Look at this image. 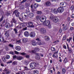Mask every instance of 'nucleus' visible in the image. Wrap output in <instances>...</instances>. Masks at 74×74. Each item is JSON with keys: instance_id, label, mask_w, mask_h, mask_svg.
Returning a JSON list of instances; mask_svg holds the SVG:
<instances>
[{"instance_id": "f257e3e1", "label": "nucleus", "mask_w": 74, "mask_h": 74, "mask_svg": "<svg viewBox=\"0 0 74 74\" xmlns=\"http://www.w3.org/2000/svg\"><path fill=\"white\" fill-rule=\"evenodd\" d=\"M50 19H52L53 21L55 22L56 23L58 22V19L56 18H55V16L52 14H51L50 16Z\"/></svg>"}, {"instance_id": "f03ea898", "label": "nucleus", "mask_w": 74, "mask_h": 74, "mask_svg": "<svg viewBox=\"0 0 74 74\" xmlns=\"http://www.w3.org/2000/svg\"><path fill=\"white\" fill-rule=\"evenodd\" d=\"M43 25H44V26H48L49 29L51 28V25L50 22L49 21H46L45 22H44L43 23Z\"/></svg>"}, {"instance_id": "7ed1b4c3", "label": "nucleus", "mask_w": 74, "mask_h": 74, "mask_svg": "<svg viewBox=\"0 0 74 74\" xmlns=\"http://www.w3.org/2000/svg\"><path fill=\"white\" fill-rule=\"evenodd\" d=\"M38 30L40 31L41 33L44 34L46 33V29L44 28H40V27H39L38 28Z\"/></svg>"}, {"instance_id": "20e7f679", "label": "nucleus", "mask_w": 74, "mask_h": 74, "mask_svg": "<svg viewBox=\"0 0 74 74\" xmlns=\"http://www.w3.org/2000/svg\"><path fill=\"white\" fill-rule=\"evenodd\" d=\"M47 17L44 16H41L40 18V20L42 22H44L45 21Z\"/></svg>"}, {"instance_id": "39448f33", "label": "nucleus", "mask_w": 74, "mask_h": 74, "mask_svg": "<svg viewBox=\"0 0 74 74\" xmlns=\"http://www.w3.org/2000/svg\"><path fill=\"white\" fill-rule=\"evenodd\" d=\"M36 66V63L35 62L31 63L30 64V67L32 69H34Z\"/></svg>"}, {"instance_id": "423d86ee", "label": "nucleus", "mask_w": 74, "mask_h": 74, "mask_svg": "<svg viewBox=\"0 0 74 74\" xmlns=\"http://www.w3.org/2000/svg\"><path fill=\"white\" fill-rule=\"evenodd\" d=\"M57 11L60 13H62L64 11V8L62 7H59L57 9Z\"/></svg>"}, {"instance_id": "0eeeda50", "label": "nucleus", "mask_w": 74, "mask_h": 74, "mask_svg": "<svg viewBox=\"0 0 74 74\" xmlns=\"http://www.w3.org/2000/svg\"><path fill=\"white\" fill-rule=\"evenodd\" d=\"M58 51L57 52H55L54 53V54L53 55V57L54 58L58 59Z\"/></svg>"}, {"instance_id": "6e6552de", "label": "nucleus", "mask_w": 74, "mask_h": 74, "mask_svg": "<svg viewBox=\"0 0 74 74\" xmlns=\"http://www.w3.org/2000/svg\"><path fill=\"white\" fill-rule=\"evenodd\" d=\"M35 36H36V34L35 32H32L29 34V36L31 38H34Z\"/></svg>"}, {"instance_id": "1a4fd4ad", "label": "nucleus", "mask_w": 74, "mask_h": 74, "mask_svg": "<svg viewBox=\"0 0 74 74\" xmlns=\"http://www.w3.org/2000/svg\"><path fill=\"white\" fill-rule=\"evenodd\" d=\"M40 50V49L38 48H36L34 49V50H32V51L30 52L31 53H35L36 52Z\"/></svg>"}, {"instance_id": "9d476101", "label": "nucleus", "mask_w": 74, "mask_h": 74, "mask_svg": "<svg viewBox=\"0 0 74 74\" xmlns=\"http://www.w3.org/2000/svg\"><path fill=\"white\" fill-rule=\"evenodd\" d=\"M13 13H15V15L16 17H19V13L18 12V10H15V11L13 12Z\"/></svg>"}, {"instance_id": "9b49d317", "label": "nucleus", "mask_w": 74, "mask_h": 74, "mask_svg": "<svg viewBox=\"0 0 74 74\" xmlns=\"http://www.w3.org/2000/svg\"><path fill=\"white\" fill-rule=\"evenodd\" d=\"M1 33H0V41L1 42V40H2L3 42H7L6 41H4V38L3 36H1Z\"/></svg>"}, {"instance_id": "f8f14e48", "label": "nucleus", "mask_w": 74, "mask_h": 74, "mask_svg": "<svg viewBox=\"0 0 74 74\" xmlns=\"http://www.w3.org/2000/svg\"><path fill=\"white\" fill-rule=\"evenodd\" d=\"M51 5V2L49 1L45 2L44 4L45 6H49V5Z\"/></svg>"}, {"instance_id": "ddd939ff", "label": "nucleus", "mask_w": 74, "mask_h": 74, "mask_svg": "<svg viewBox=\"0 0 74 74\" xmlns=\"http://www.w3.org/2000/svg\"><path fill=\"white\" fill-rule=\"evenodd\" d=\"M27 41L28 40L27 38H23L22 39V42L23 43H25V42H27Z\"/></svg>"}, {"instance_id": "4468645a", "label": "nucleus", "mask_w": 74, "mask_h": 74, "mask_svg": "<svg viewBox=\"0 0 74 74\" xmlns=\"http://www.w3.org/2000/svg\"><path fill=\"white\" fill-rule=\"evenodd\" d=\"M24 36L26 37H28L29 36V34L27 31L25 32L24 33Z\"/></svg>"}, {"instance_id": "2eb2a0df", "label": "nucleus", "mask_w": 74, "mask_h": 74, "mask_svg": "<svg viewBox=\"0 0 74 74\" xmlns=\"http://www.w3.org/2000/svg\"><path fill=\"white\" fill-rule=\"evenodd\" d=\"M22 26V27H24L25 25L23 24H21V25H19L16 27L17 29H21V26Z\"/></svg>"}, {"instance_id": "dca6fc26", "label": "nucleus", "mask_w": 74, "mask_h": 74, "mask_svg": "<svg viewBox=\"0 0 74 74\" xmlns=\"http://www.w3.org/2000/svg\"><path fill=\"white\" fill-rule=\"evenodd\" d=\"M36 40L38 41V42L37 43V44L38 45H41V40H40V39L37 38L36 39Z\"/></svg>"}, {"instance_id": "f3484780", "label": "nucleus", "mask_w": 74, "mask_h": 74, "mask_svg": "<svg viewBox=\"0 0 74 74\" xmlns=\"http://www.w3.org/2000/svg\"><path fill=\"white\" fill-rule=\"evenodd\" d=\"M11 25H10V24L8 23H6L5 24V27L6 28H7L8 29V28H10V27H11Z\"/></svg>"}, {"instance_id": "a211bd4d", "label": "nucleus", "mask_w": 74, "mask_h": 74, "mask_svg": "<svg viewBox=\"0 0 74 74\" xmlns=\"http://www.w3.org/2000/svg\"><path fill=\"white\" fill-rule=\"evenodd\" d=\"M16 59L17 60H21L23 59V57L21 56H18L16 57Z\"/></svg>"}, {"instance_id": "6ab92c4d", "label": "nucleus", "mask_w": 74, "mask_h": 74, "mask_svg": "<svg viewBox=\"0 0 74 74\" xmlns=\"http://www.w3.org/2000/svg\"><path fill=\"white\" fill-rule=\"evenodd\" d=\"M32 44L34 46H35L36 45H37V43H36V41L33 40L32 41Z\"/></svg>"}, {"instance_id": "aec40b11", "label": "nucleus", "mask_w": 74, "mask_h": 74, "mask_svg": "<svg viewBox=\"0 0 74 74\" xmlns=\"http://www.w3.org/2000/svg\"><path fill=\"white\" fill-rule=\"evenodd\" d=\"M66 3L64 2H61L60 4V6H62V7H64L65 6H63L64 5H66Z\"/></svg>"}, {"instance_id": "412c9836", "label": "nucleus", "mask_w": 74, "mask_h": 74, "mask_svg": "<svg viewBox=\"0 0 74 74\" xmlns=\"http://www.w3.org/2000/svg\"><path fill=\"white\" fill-rule=\"evenodd\" d=\"M16 49L17 51H20V50L21 49V48L19 46H17L16 47Z\"/></svg>"}, {"instance_id": "4be33fe9", "label": "nucleus", "mask_w": 74, "mask_h": 74, "mask_svg": "<svg viewBox=\"0 0 74 74\" xmlns=\"http://www.w3.org/2000/svg\"><path fill=\"white\" fill-rule=\"evenodd\" d=\"M49 10H50L49 9H45L44 10L45 12L47 13V14L48 13V12H49Z\"/></svg>"}, {"instance_id": "5701e85b", "label": "nucleus", "mask_w": 74, "mask_h": 74, "mask_svg": "<svg viewBox=\"0 0 74 74\" xmlns=\"http://www.w3.org/2000/svg\"><path fill=\"white\" fill-rule=\"evenodd\" d=\"M24 64L27 66V65H28L29 63V62L28 60H26L24 62Z\"/></svg>"}, {"instance_id": "b1692460", "label": "nucleus", "mask_w": 74, "mask_h": 74, "mask_svg": "<svg viewBox=\"0 0 74 74\" xmlns=\"http://www.w3.org/2000/svg\"><path fill=\"white\" fill-rule=\"evenodd\" d=\"M45 39L46 41H48L49 40V38L48 36H46L45 37Z\"/></svg>"}, {"instance_id": "393cba45", "label": "nucleus", "mask_w": 74, "mask_h": 74, "mask_svg": "<svg viewBox=\"0 0 74 74\" xmlns=\"http://www.w3.org/2000/svg\"><path fill=\"white\" fill-rule=\"evenodd\" d=\"M2 60L4 62H6V60H5V56H3L2 58Z\"/></svg>"}, {"instance_id": "a878e982", "label": "nucleus", "mask_w": 74, "mask_h": 74, "mask_svg": "<svg viewBox=\"0 0 74 74\" xmlns=\"http://www.w3.org/2000/svg\"><path fill=\"white\" fill-rule=\"evenodd\" d=\"M57 10H58V9L56 8L54 9L53 12L54 14H57V13H58V11H57Z\"/></svg>"}, {"instance_id": "bb28decb", "label": "nucleus", "mask_w": 74, "mask_h": 74, "mask_svg": "<svg viewBox=\"0 0 74 74\" xmlns=\"http://www.w3.org/2000/svg\"><path fill=\"white\" fill-rule=\"evenodd\" d=\"M71 40H72V37H70L69 38V39H67V41L68 42H70Z\"/></svg>"}, {"instance_id": "cd10ccee", "label": "nucleus", "mask_w": 74, "mask_h": 74, "mask_svg": "<svg viewBox=\"0 0 74 74\" xmlns=\"http://www.w3.org/2000/svg\"><path fill=\"white\" fill-rule=\"evenodd\" d=\"M33 73L35 74H38V71L37 70H35L34 71Z\"/></svg>"}, {"instance_id": "c85d7f7f", "label": "nucleus", "mask_w": 74, "mask_h": 74, "mask_svg": "<svg viewBox=\"0 0 74 74\" xmlns=\"http://www.w3.org/2000/svg\"><path fill=\"white\" fill-rule=\"evenodd\" d=\"M66 72V70L65 69L63 68L62 69V74H65V73Z\"/></svg>"}, {"instance_id": "c756f323", "label": "nucleus", "mask_w": 74, "mask_h": 74, "mask_svg": "<svg viewBox=\"0 0 74 74\" xmlns=\"http://www.w3.org/2000/svg\"><path fill=\"white\" fill-rule=\"evenodd\" d=\"M34 14L33 13H30L29 14V16L30 17V18H32V17H33V16Z\"/></svg>"}, {"instance_id": "7c9ffc66", "label": "nucleus", "mask_w": 74, "mask_h": 74, "mask_svg": "<svg viewBox=\"0 0 74 74\" xmlns=\"http://www.w3.org/2000/svg\"><path fill=\"white\" fill-rule=\"evenodd\" d=\"M28 25L29 26H31V27L33 26V23L32 22L29 23H28Z\"/></svg>"}, {"instance_id": "2f4dec72", "label": "nucleus", "mask_w": 74, "mask_h": 74, "mask_svg": "<svg viewBox=\"0 0 74 74\" xmlns=\"http://www.w3.org/2000/svg\"><path fill=\"white\" fill-rule=\"evenodd\" d=\"M34 6L35 8H37V7H38L39 6V5L37 4V3H36L34 4Z\"/></svg>"}, {"instance_id": "473e14b6", "label": "nucleus", "mask_w": 74, "mask_h": 74, "mask_svg": "<svg viewBox=\"0 0 74 74\" xmlns=\"http://www.w3.org/2000/svg\"><path fill=\"white\" fill-rule=\"evenodd\" d=\"M37 13L38 14H42V11H37Z\"/></svg>"}, {"instance_id": "72a5a7b5", "label": "nucleus", "mask_w": 74, "mask_h": 74, "mask_svg": "<svg viewBox=\"0 0 74 74\" xmlns=\"http://www.w3.org/2000/svg\"><path fill=\"white\" fill-rule=\"evenodd\" d=\"M30 6V5L29 3H27L25 5L26 7H29Z\"/></svg>"}, {"instance_id": "f704fd0d", "label": "nucleus", "mask_w": 74, "mask_h": 74, "mask_svg": "<svg viewBox=\"0 0 74 74\" xmlns=\"http://www.w3.org/2000/svg\"><path fill=\"white\" fill-rule=\"evenodd\" d=\"M23 16H21V18H19V19L21 21H23Z\"/></svg>"}, {"instance_id": "c9c22d12", "label": "nucleus", "mask_w": 74, "mask_h": 74, "mask_svg": "<svg viewBox=\"0 0 74 74\" xmlns=\"http://www.w3.org/2000/svg\"><path fill=\"white\" fill-rule=\"evenodd\" d=\"M67 58H65L64 59V63H67Z\"/></svg>"}, {"instance_id": "e433bc0d", "label": "nucleus", "mask_w": 74, "mask_h": 74, "mask_svg": "<svg viewBox=\"0 0 74 74\" xmlns=\"http://www.w3.org/2000/svg\"><path fill=\"white\" fill-rule=\"evenodd\" d=\"M5 35L6 36V37H8L9 36V33L7 32H6L5 34Z\"/></svg>"}, {"instance_id": "4c0bfd02", "label": "nucleus", "mask_w": 74, "mask_h": 74, "mask_svg": "<svg viewBox=\"0 0 74 74\" xmlns=\"http://www.w3.org/2000/svg\"><path fill=\"white\" fill-rule=\"evenodd\" d=\"M51 49L52 51H55V48L54 47H52Z\"/></svg>"}, {"instance_id": "58836bf2", "label": "nucleus", "mask_w": 74, "mask_h": 74, "mask_svg": "<svg viewBox=\"0 0 74 74\" xmlns=\"http://www.w3.org/2000/svg\"><path fill=\"white\" fill-rule=\"evenodd\" d=\"M66 39V36H64L62 38V40H63L64 41Z\"/></svg>"}, {"instance_id": "ea45409f", "label": "nucleus", "mask_w": 74, "mask_h": 74, "mask_svg": "<svg viewBox=\"0 0 74 74\" xmlns=\"http://www.w3.org/2000/svg\"><path fill=\"white\" fill-rule=\"evenodd\" d=\"M24 19H26L27 18V16L24 15Z\"/></svg>"}, {"instance_id": "a19ab883", "label": "nucleus", "mask_w": 74, "mask_h": 74, "mask_svg": "<svg viewBox=\"0 0 74 74\" xmlns=\"http://www.w3.org/2000/svg\"><path fill=\"white\" fill-rule=\"evenodd\" d=\"M31 8H32V12H34V10L33 9V5H32L31 6Z\"/></svg>"}, {"instance_id": "79ce46f5", "label": "nucleus", "mask_w": 74, "mask_h": 74, "mask_svg": "<svg viewBox=\"0 0 74 74\" xmlns=\"http://www.w3.org/2000/svg\"><path fill=\"white\" fill-rule=\"evenodd\" d=\"M12 22H14V23H16V21L15 20L14 18H13L12 20Z\"/></svg>"}, {"instance_id": "37998d69", "label": "nucleus", "mask_w": 74, "mask_h": 74, "mask_svg": "<svg viewBox=\"0 0 74 74\" xmlns=\"http://www.w3.org/2000/svg\"><path fill=\"white\" fill-rule=\"evenodd\" d=\"M20 55H26V53H20Z\"/></svg>"}, {"instance_id": "c03bdc74", "label": "nucleus", "mask_w": 74, "mask_h": 74, "mask_svg": "<svg viewBox=\"0 0 74 74\" xmlns=\"http://www.w3.org/2000/svg\"><path fill=\"white\" fill-rule=\"evenodd\" d=\"M9 46L10 47H11L12 48H13V47H14V45H12L11 44H9Z\"/></svg>"}, {"instance_id": "a18cd8bd", "label": "nucleus", "mask_w": 74, "mask_h": 74, "mask_svg": "<svg viewBox=\"0 0 74 74\" xmlns=\"http://www.w3.org/2000/svg\"><path fill=\"white\" fill-rule=\"evenodd\" d=\"M10 56H9L7 55L6 57V58L7 59H10Z\"/></svg>"}, {"instance_id": "49530a36", "label": "nucleus", "mask_w": 74, "mask_h": 74, "mask_svg": "<svg viewBox=\"0 0 74 74\" xmlns=\"http://www.w3.org/2000/svg\"><path fill=\"white\" fill-rule=\"evenodd\" d=\"M18 63V62H17V61H14L13 63V64H16V63Z\"/></svg>"}, {"instance_id": "de8ad7c7", "label": "nucleus", "mask_w": 74, "mask_h": 74, "mask_svg": "<svg viewBox=\"0 0 74 74\" xmlns=\"http://www.w3.org/2000/svg\"><path fill=\"white\" fill-rule=\"evenodd\" d=\"M12 62V61H8V62H6V63L7 64H9V63H11Z\"/></svg>"}, {"instance_id": "09e8293b", "label": "nucleus", "mask_w": 74, "mask_h": 74, "mask_svg": "<svg viewBox=\"0 0 74 74\" xmlns=\"http://www.w3.org/2000/svg\"><path fill=\"white\" fill-rule=\"evenodd\" d=\"M1 66H2L3 67H4V66H5V67H6V66H7V65H4V64L3 63L1 64Z\"/></svg>"}, {"instance_id": "8fccbe9b", "label": "nucleus", "mask_w": 74, "mask_h": 74, "mask_svg": "<svg viewBox=\"0 0 74 74\" xmlns=\"http://www.w3.org/2000/svg\"><path fill=\"white\" fill-rule=\"evenodd\" d=\"M9 53H10V54H12V55H14V52H13V51H10Z\"/></svg>"}, {"instance_id": "3c124183", "label": "nucleus", "mask_w": 74, "mask_h": 74, "mask_svg": "<svg viewBox=\"0 0 74 74\" xmlns=\"http://www.w3.org/2000/svg\"><path fill=\"white\" fill-rule=\"evenodd\" d=\"M30 12V10H29V9H26V12L27 13V12Z\"/></svg>"}, {"instance_id": "603ef678", "label": "nucleus", "mask_w": 74, "mask_h": 74, "mask_svg": "<svg viewBox=\"0 0 74 74\" xmlns=\"http://www.w3.org/2000/svg\"><path fill=\"white\" fill-rule=\"evenodd\" d=\"M74 6H72L71 8V10H74Z\"/></svg>"}, {"instance_id": "864d4df0", "label": "nucleus", "mask_w": 74, "mask_h": 74, "mask_svg": "<svg viewBox=\"0 0 74 74\" xmlns=\"http://www.w3.org/2000/svg\"><path fill=\"white\" fill-rule=\"evenodd\" d=\"M63 48L65 49H67V47H66V46L65 45H64L63 46Z\"/></svg>"}, {"instance_id": "5fc2aeb1", "label": "nucleus", "mask_w": 74, "mask_h": 74, "mask_svg": "<svg viewBox=\"0 0 74 74\" xmlns=\"http://www.w3.org/2000/svg\"><path fill=\"white\" fill-rule=\"evenodd\" d=\"M66 29H67V27H65L63 28V30H66Z\"/></svg>"}, {"instance_id": "6e6d98bb", "label": "nucleus", "mask_w": 74, "mask_h": 74, "mask_svg": "<svg viewBox=\"0 0 74 74\" xmlns=\"http://www.w3.org/2000/svg\"><path fill=\"white\" fill-rule=\"evenodd\" d=\"M14 31H15V33L16 34L17 33V30H16V29H14Z\"/></svg>"}, {"instance_id": "4d7b16f0", "label": "nucleus", "mask_w": 74, "mask_h": 74, "mask_svg": "<svg viewBox=\"0 0 74 74\" xmlns=\"http://www.w3.org/2000/svg\"><path fill=\"white\" fill-rule=\"evenodd\" d=\"M3 16H2V17L0 19V22H1V21H3Z\"/></svg>"}, {"instance_id": "13d9d810", "label": "nucleus", "mask_w": 74, "mask_h": 74, "mask_svg": "<svg viewBox=\"0 0 74 74\" xmlns=\"http://www.w3.org/2000/svg\"><path fill=\"white\" fill-rule=\"evenodd\" d=\"M36 18L37 19H39V18H40V16H36Z\"/></svg>"}, {"instance_id": "bf43d9fd", "label": "nucleus", "mask_w": 74, "mask_h": 74, "mask_svg": "<svg viewBox=\"0 0 74 74\" xmlns=\"http://www.w3.org/2000/svg\"><path fill=\"white\" fill-rule=\"evenodd\" d=\"M14 52L16 54V55H18V54H19V52L16 51H14Z\"/></svg>"}, {"instance_id": "052dcab7", "label": "nucleus", "mask_w": 74, "mask_h": 74, "mask_svg": "<svg viewBox=\"0 0 74 74\" xmlns=\"http://www.w3.org/2000/svg\"><path fill=\"white\" fill-rule=\"evenodd\" d=\"M10 73H11V71H8L7 72L6 74H10Z\"/></svg>"}, {"instance_id": "680f3d73", "label": "nucleus", "mask_w": 74, "mask_h": 74, "mask_svg": "<svg viewBox=\"0 0 74 74\" xmlns=\"http://www.w3.org/2000/svg\"><path fill=\"white\" fill-rule=\"evenodd\" d=\"M27 27H25V28H23V30H26L27 29Z\"/></svg>"}, {"instance_id": "e2e57ef3", "label": "nucleus", "mask_w": 74, "mask_h": 74, "mask_svg": "<svg viewBox=\"0 0 74 74\" xmlns=\"http://www.w3.org/2000/svg\"><path fill=\"white\" fill-rule=\"evenodd\" d=\"M25 69L26 70H29V69H27V67H25Z\"/></svg>"}, {"instance_id": "0e129e2a", "label": "nucleus", "mask_w": 74, "mask_h": 74, "mask_svg": "<svg viewBox=\"0 0 74 74\" xmlns=\"http://www.w3.org/2000/svg\"><path fill=\"white\" fill-rule=\"evenodd\" d=\"M74 29V28H73V27H71L70 28V30H73V29Z\"/></svg>"}, {"instance_id": "69168bd1", "label": "nucleus", "mask_w": 74, "mask_h": 74, "mask_svg": "<svg viewBox=\"0 0 74 74\" xmlns=\"http://www.w3.org/2000/svg\"><path fill=\"white\" fill-rule=\"evenodd\" d=\"M16 58H17V57H16V56H14L13 57V59H16Z\"/></svg>"}, {"instance_id": "338daca9", "label": "nucleus", "mask_w": 74, "mask_h": 74, "mask_svg": "<svg viewBox=\"0 0 74 74\" xmlns=\"http://www.w3.org/2000/svg\"><path fill=\"white\" fill-rule=\"evenodd\" d=\"M36 2H40L41 1V0H35Z\"/></svg>"}, {"instance_id": "774afa93", "label": "nucleus", "mask_w": 74, "mask_h": 74, "mask_svg": "<svg viewBox=\"0 0 74 74\" xmlns=\"http://www.w3.org/2000/svg\"><path fill=\"white\" fill-rule=\"evenodd\" d=\"M59 42V40H57L56 41H55V42H56V43H58V42Z\"/></svg>"}]
</instances>
